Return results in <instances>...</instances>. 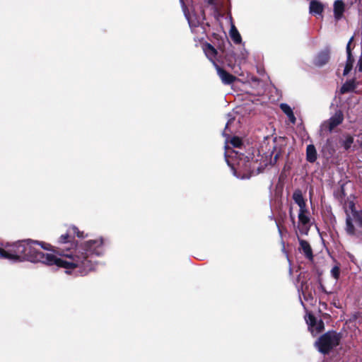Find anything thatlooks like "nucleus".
<instances>
[{
    "label": "nucleus",
    "mask_w": 362,
    "mask_h": 362,
    "mask_svg": "<svg viewBox=\"0 0 362 362\" xmlns=\"http://www.w3.org/2000/svg\"><path fill=\"white\" fill-rule=\"evenodd\" d=\"M354 204L351 202V213L346 211V232L349 235L359 237L362 233V212L354 210Z\"/></svg>",
    "instance_id": "7ed1b4c3"
},
{
    "label": "nucleus",
    "mask_w": 362,
    "mask_h": 362,
    "mask_svg": "<svg viewBox=\"0 0 362 362\" xmlns=\"http://www.w3.org/2000/svg\"><path fill=\"white\" fill-rule=\"evenodd\" d=\"M354 86L351 82H347L344 83L341 88V93H345L354 90Z\"/></svg>",
    "instance_id": "412c9836"
},
{
    "label": "nucleus",
    "mask_w": 362,
    "mask_h": 362,
    "mask_svg": "<svg viewBox=\"0 0 362 362\" xmlns=\"http://www.w3.org/2000/svg\"><path fill=\"white\" fill-rule=\"evenodd\" d=\"M225 157L228 165L233 170V174L238 177L240 176L236 174L237 170H243L247 171L250 169L247 157L245 156L243 153H238V151L227 148Z\"/></svg>",
    "instance_id": "20e7f679"
},
{
    "label": "nucleus",
    "mask_w": 362,
    "mask_h": 362,
    "mask_svg": "<svg viewBox=\"0 0 362 362\" xmlns=\"http://www.w3.org/2000/svg\"><path fill=\"white\" fill-rule=\"evenodd\" d=\"M299 223L308 230L307 225L310 223V217L308 216V211L306 208L301 209L298 213Z\"/></svg>",
    "instance_id": "9d476101"
},
{
    "label": "nucleus",
    "mask_w": 362,
    "mask_h": 362,
    "mask_svg": "<svg viewBox=\"0 0 362 362\" xmlns=\"http://www.w3.org/2000/svg\"><path fill=\"white\" fill-rule=\"evenodd\" d=\"M42 249L52 250L50 244L45 242L27 240L6 245L4 248L0 247V257L12 262L27 260L33 263H42L47 265L58 264L64 267L74 265L72 262L56 259L53 255L45 253Z\"/></svg>",
    "instance_id": "f257e3e1"
},
{
    "label": "nucleus",
    "mask_w": 362,
    "mask_h": 362,
    "mask_svg": "<svg viewBox=\"0 0 362 362\" xmlns=\"http://www.w3.org/2000/svg\"><path fill=\"white\" fill-rule=\"evenodd\" d=\"M348 256H349V257L350 260H351V262H354V259H354V255H352L351 254L349 253V254H348Z\"/></svg>",
    "instance_id": "c756f323"
},
{
    "label": "nucleus",
    "mask_w": 362,
    "mask_h": 362,
    "mask_svg": "<svg viewBox=\"0 0 362 362\" xmlns=\"http://www.w3.org/2000/svg\"><path fill=\"white\" fill-rule=\"evenodd\" d=\"M241 177V179H244V178H246V177L247 178V177H248V176H242V177Z\"/></svg>",
    "instance_id": "473e14b6"
},
{
    "label": "nucleus",
    "mask_w": 362,
    "mask_h": 362,
    "mask_svg": "<svg viewBox=\"0 0 362 362\" xmlns=\"http://www.w3.org/2000/svg\"><path fill=\"white\" fill-rule=\"evenodd\" d=\"M290 217H291V221H292L293 222H294V221H295V216H294V215H293V212H292V209H290Z\"/></svg>",
    "instance_id": "c85d7f7f"
},
{
    "label": "nucleus",
    "mask_w": 362,
    "mask_h": 362,
    "mask_svg": "<svg viewBox=\"0 0 362 362\" xmlns=\"http://www.w3.org/2000/svg\"><path fill=\"white\" fill-rule=\"evenodd\" d=\"M299 243H300V250H303L305 257L307 258H308L309 259H313V252H312V249L310 247V244L304 240H300Z\"/></svg>",
    "instance_id": "2eb2a0df"
},
{
    "label": "nucleus",
    "mask_w": 362,
    "mask_h": 362,
    "mask_svg": "<svg viewBox=\"0 0 362 362\" xmlns=\"http://www.w3.org/2000/svg\"><path fill=\"white\" fill-rule=\"evenodd\" d=\"M354 62V59L353 58V56L347 57L346 65L343 73L344 76L347 75L352 69Z\"/></svg>",
    "instance_id": "aec40b11"
},
{
    "label": "nucleus",
    "mask_w": 362,
    "mask_h": 362,
    "mask_svg": "<svg viewBox=\"0 0 362 362\" xmlns=\"http://www.w3.org/2000/svg\"><path fill=\"white\" fill-rule=\"evenodd\" d=\"M214 66H215L217 74L220 77L221 81L226 85H229L233 83L236 79L235 76L232 74L228 73L226 71L221 68L216 62H214Z\"/></svg>",
    "instance_id": "1a4fd4ad"
},
{
    "label": "nucleus",
    "mask_w": 362,
    "mask_h": 362,
    "mask_svg": "<svg viewBox=\"0 0 362 362\" xmlns=\"http://www.w3.org/2000/svg\"><path fill=\"white\" fill-rule=\"evenodd\" d=\"M344 11V4L341 0H337L334 4V13L336 20H339Z\"/></svg>",
    "instance_id": "9b49d317"
},
{
    "label": "nucleus",
    "mask_w": 362,
    "mask_h": 362,
    "mask_svg": "<svg viewBox=\"0 0 362 362\" xmlns=\"http://www.w3.org/2000/svg\"><path fill=\"white\" fill-rule=\"evenodd\" d=\"M185 16L187 18L190 27H196L199 23V20H194L191 16H188L187 13H185Z\"/></svg>",
    "instance_id": "a878e982"
},
{
    "label": "nucleus",
    "mask_w": 362,
    "mask_h": 362,
    "mask_svg": "<svg viewBox=\"0 0 362 362\" xmlns=\"http://www.w3.org/2000/svg\"><path fill=\"white\" fill-rule=\"evenodd\" d=\"M215 0H207L209 4L214 5Z\"/></svg>",
    "instance_id": "7c9ffc66"
},
{
    "label": "nucleus",
    "mask_w": 362,
    "mask_h": 362,
    "mask_svg": "<svg viewBox=\"0 0 362 362\" xmlns=\"http://www.w3.org/2000/svg\"><path fill=\"white\" fill-rule=\"evenodd\" d=\"M353 142H354V138L351 136H348L346 137V139H344V141L343 142V146L344 147L345 149L347 150L349 148H351Z\"/></svg>",
    "instance_id": "4be33fe9"
},
{
    "label": "nucleus",
    "mask_w": 362,
    "mask_h": 362,
    "mask_svg": "<svg viewBox=\"0 0 362 362\" xmlns=\"http://www.w3.org/2000/svg\"><path fill=\"white\" fill-rule=\"evenodd\" d=\"M331 275L332 277H334L336 280H337L340 275V268L339 266H334L331 269Z\"/></svg>",
    "instance_id": "b1692460"
},
{
    "label": "nucleus",
    "mask_w": 362,
    "mask_h": 362,
    "mask_svg": "<svg viewBox=\"0 0 362 362\" xmlns=\"http://www.w3.org/2000/svg\"><path fill=\"white\" fill-rule=\"evenodd\" d=\"M230 36L235 44H239L241 42V36L234 25H231L230 30Z\"/></svg>",
    "instance_id": "6ab92c4d"
},
{
    "label": "nucleus",
    "mask_w": 362,
    "mask_h": 362,
    "mask_svg": "<svg viewBox=\"0 0 362 362\" xmlns=\"http://www.w3.org/2000/svg\"><path fill=\"white\" fill-rule=\"evenodd\" d=\"M204 51L207 58L214 64L215 62L214 58L217 54L216 49L210 44H206L204 47Z\"/></svg>",
    "instance_id": "ddd939ff"
},
{
    "label": "nucleus",
    "mask_w": 362,
    "mask_h": 362,
    "mask_svg": "<svg viewBox=\"0 0 362 362\" xmlns=\"http://www.w3.org/2000/svg\"><path fill=\"white\" fill-rule=\"evenodd\" d=\"M294 202L298 205L300 209L306 208V204L300 190H296L293 194Z\"/></svg>",
    "instance_id": "4468645a"
},
{
    "label": "nucleus",
    "mask_w": 362,
    "mask_h": 362,
    "mask_svg": "<svg viewBox=\"0 0 362 362\" xmlns=\"http://www.w3.org/2000/svg\"><path fill=\"white\" fill-rule=\"evenodd\" d=\"M234 120V118H230L226 124V127H225V129L224 131L223 132V135L224 136H229V132H231V131L229 129H230V126L231 124V123L233 122Z\"/></svg>",
    "instance_id": "5701e85b"
},
{
    "label": "nucleus",
    "mask_w": 362,
    "mask_h": 362,
    "mask_svg": "<svg viewBox=\"0 0 362 362\" xmlns=\"http://www.w3.org/2000/svg\"><path fill=\"white\" fill-rule=\"evenodd\" d=\"M353 40H354V37H351L346 45V50L347 57L352 56L351 50V44Z\"/></svg>",
    "instance_id": "bb28decb"
},
{
    "label": "nucleus",
    "mask_w": 362,
    "mask_h": 362,
    "mask_svg": "<svg viewBox=\"0 0 362 362\" xmlns=\"http://www.w3.org/2000/svg\"><path fill=\"white\" fill-rule=\"evenodd\" d=\"M343 119L344 117L342 112L340 110L337 111L332 117L321 125V130L331 132L334 127L342 122Z\"/></svg>",
    "instance_id": "423d86ee"
},
{
    "label": "nucleus",
    "mask_w": 362,
    "mask_h": 362,
    "mask_svg": "<svg viewBox=\"0 0 362 362\" xmlns=\"http://www.w3.org/2000/svg\"><path fill=\"white\" fill-rule=\"evenodd\" d=\"M323 11L322 4L317 1H312L310 4V13L311 14H321Z\"/></svg>",
    "instance_id": "f3484780"
},
{
    "label": "nucleus",
    "mask_w": 362,
    "mask_h": 362,
    "mask_svg": "<svg viewBox=\"0 0 362 362\" xmlns=\"http://www.w3.org/2000/svg\"><path fill=\"white\" fill-rule=\"evenodd\" d=\"M76 235L79 238H83L84 237L83 232L80 231L76 227L71 226L70 227L67 233L66 234L62 235L58 240L59 246L57 247V250L54 249L52 247V250L51 251H57L59 255L62 256L63 258L57 257L53 255L57 259H62L67 262H72L74 263V265L70 267H64L62 265L55 264L59 267H64L65 269H69L76 267L81 264L83 267H86L88 264L89 260H88L89 250L88 248L86 249V252H81V255H77L76 258L73 257L74 252H76V244L71 240V236Z\"/></svg>",
    "instance_id": "f03ea898"
},
{
    "label": "nucleus",
    "mask_w": 362,
    "mask_h": 362,
    "mask_svg": "<svg viewBox=\"0 0 362 362\" xmlns=\"http://www.w3.org/2000/svg\"><path fill=\"white\" fill-rule=\"evenodd\" d=\"M305 321L313 335L321 332L325 328L324 322L322 320L317 321L315 317L310 314L305 317Z\"/></svg>",
    "instance_id": "0eeeda50"
},
{
    "label": "nucleus",
    "mask_w": 362,
    "mask_h": 362,
    "mask_svg": "<svg viewBox=\"0 0 362 362\" xmlns=\"http://www.w3.org/2000/svg\"><path fill=\"white\" fill-rule=\"evenodd\" d=\"M230 144L235 148H239L242 145V141L238 137H233L230 140Z\"/></svg>",
    "instance_id": "393cba45"
},
{
    "label": "nucleus",
    "mask_w": 362,
    "mask_h": 362,
    "mask_svg": "<svg viewBox=\"0 0 362 362\" xmlns=\"http://www.w3.org/2000/svg\"><path fill=\"white\" fill-rule=\"evenodd\" d=\"M306 159L310 163H314L317 160V151L313 144H310L306 148Z\"/></svg>",
    "instance_id": "f8f14e48"
},
{
    "label": "nucleus",
    "mask_w": 362,
    "mask_h": 362,
    "mask_svg": "<svg viewBox=\"0 0 362 362\" xmlns=\"http://www.w3.org/2000/svg\"><path fill=\"white\" fill-rule=\"evenodd\" d=\"M280 107H281V110L287 115L290 122L293 124H295L296 117L293 115V110L291 108V107L286 103H281L280 105Z\"/></svg>",
    "instance_id": "a211bd4d"
},
{
    "label": "nucleus",
    "mask_w": 362,
    "mask_h": 362,
    "mask_svg": "<svg viewBox=\"0 0 362 362\" xmlns=\"http://www.w3.org/2000/svg\"><path fill=\"white\" fill-rule=\"evenodd\" d=\"M340 339L339 334L329 331L322 335L315 344L320 352L326 354L339 344Z\"/></svg>",
    "instance_id": "39448f33"
},
{
    "label": "nucleus",
    "mask_w": 362,
    "mask_h": 362,
    "mask_svg": "<svg viewBox=\"0 0 362 362\" xmlns=\"http://www.w3.org/2000/svg\"><path fill=\"white\" fill-rule=\"evenodd\" d=\"M357 69L358 71L362 72V59H359L357 64Z\"/></svg>",
    "instance_id": "cd10ccee"
},
{
    "label": "nucleus",
    "mask_w": 362,
    "mask_h": 362,
    "mask_svg": "<svg viewBox=\"0 0 362 362\" xmlns=\"http://www.w3.org/2000/svg\"><path fill=\"white\" fill-rule=\"evenodd\" d=\"M278 228H279V231L281 233V229H280V228L279 226H278Z\"/></svg>",
    "instance_id": "f704fd0d"
},
{
    "label": "nucleus",
    "mask_w": 362,
    "mask_h": 362,
    "mask_svg": "<svg viewBox=\"0 0 362 362\" xmlns=\"http://www.w3.org/2000/svg\"><path fill=\"white\" fill-rule=\"evenodd\" d=\"M278 156H279V154H276V155L274 156V160H275V161L277 160Z\"/></svg>",
    "instance_id": "2f4dec72"
},
{
    "label": "nucleus",
    "mask_w": 362,
    "mask_h": 362,
    "mask_svg": "<svg viewBox=\"0 0 362 362\" xmlns=\"http://www.w3.org/2000/svg\"><path fill=\"white\" fill-rule=\"evenodd\" d=\"M103 252V240H92V255L93 254L100 255Z\"/></svg>",
    "instance_id": "dca6fc26"
},
{
    "label": "nucleus",
    "mask_w": 362,
    "mask_h": 362,
    "mask_svg": "<svg viewBox=\"0 0 362 362\" xmlns=\"http://www.w3.org/2000/svg\"><path fill=\"white\" fill-rule=\"evenodd\" d=\"M330 58V50L329 48H326L320 51L314 59V64L318 67L323 66L329 60Z\"/></svg>",
    "instance_id": "6e6552de"
},
{
    "label": "nucleus",
    "mask_w": 362,
    "mask_h": 362,
    "mask_svg": "<svg viewBox=\"0 0 362 362\" xmlns=\"http://www.w3.org/2000/svg\"><path fill=\"white\" fill-rule=\"evenodd\" d=\"M359 146L362 148V141L359 142Z\"/></svg>",
    "instance_id": "72a5a7b5"
}]
</instances>
